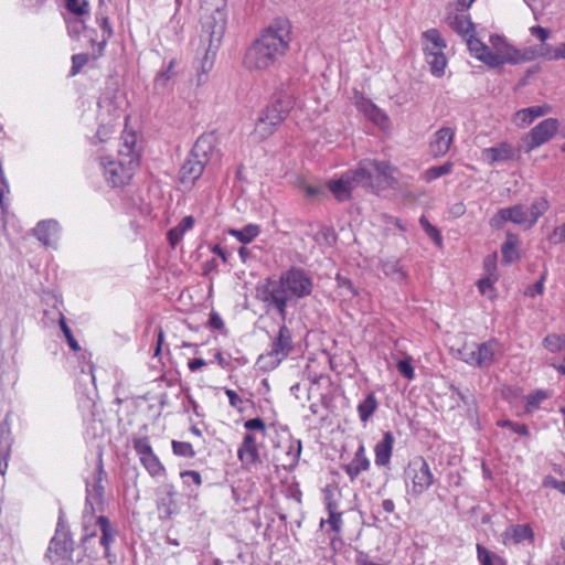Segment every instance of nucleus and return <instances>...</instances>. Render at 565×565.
<instances>
[{
  "mask_svg": "<svg viewBox=\"0 0 565 565\" xmlns=\"http://www.w3.org/2000/svg\"><path fill=\"white\" fill-rule=\"evenodd\" d=\"M67 31L72 38H78L85 30V17H76L66 19Z\"/></svg>",
  "mask_w": 565,
  "mask_h": 565,
  "instance_id": "48",
  "label": "nucleus"
},
{
  "mask_svg": "<svg viewBox=\"0 0 565 565\" xmlns=\"http://www.w3.org/2000/svg\"><path fill=\"white\" fill-rule=\"evenodd\" d=\"M288 111L289 102L277 99L263 111L262 116L271 125L278 127L286 118Z\"/></svg>",
  "mask_w": 565,
  "mask_h": 565,
  "instance_id": "27",
  "label": "nucleus"
},
{
  "mask_svg": "<svg viewBox=\"0 0 565 565\" xmlns=\"http://www.w3.org/2000/svg\"><path fill=\"white\" fill-rule=\"evenodd\" d=\"M97 22L99 23L102 31H103V40L102 43L105 44L113 35V30L109 24V21L106 17H96Z\"/></svg>",
  "mask_w": 565,
  "mask_h": 565,
  "instance_id": "55",
  "label": "nucleus"
},
{
  "mask_svg": "<svg viewBox=\"0 0 565 565\" xmlns=\"http://www.w3.org/2000/svg\"><path fill=\"white\" fill-rule=\"evenodd\" d=\"M276 126L267 121L263 116L259 117L255 125L254 135L258 139H266L276 130Z\"/></svg>",
  "mask_w": 565,
  "mask_h": 565,
  "instance_id": "46",
  "label": "nucleus"
},
{
  "mask_svg": "<svg viewBox=\"0 0 565 565\" xmlns=\"http://www.w3.org/2000/svg\"><path fill=\"white\" fill-rule=\"evenodd\" d=\"M548 241L552 244H561L565 242V223L553 230L548 235Z\"/></svg>",
  "mask_w": 565,
  "mask_h": 565,
  "instance_id": "57",
  "label": "nucleus"
},
{
  "mask_svg": "<svg viewBox=\"0 0 565 565\" xmlns=\"http://www.w3.org/2000/svg\"><path fill=\"white\" fill-rule=\"evenodd\" d=\"M359 109L377 127L387 129L390 127V118L376 105L370 100H362L359 104Z\"/></svg>",
  "mask_w": 565,
  "mask_h": 565,
  "instance_id": "25",
  "label": "nucleus"
},
{
  "mask_svg": "<svg viewBox=\"0 0 565 565\" xmlns=\"http://www.w3.org/2000/svg\"><path fill=\"white\" fill-rule=\"evenodd\" d=\"M209 326L212 329L222 330L224 328V321L217 312L212 311L210 313Z\"/></svg>",
  "mask_w": 565,
  "mask_h": 565,
  "instance_id": "63",
  "label": "nucleus"
},
{
  "mask_svg": "<svg viewBox=\"0 0 565 565\" xmlns=\"http://www.w3.org/2000/svg\"><path fill=\"white\" fill-rule=\"evenodd\" d=\"M548 395L544 391H535L531 393L526 397V412L532 413L537 409L543 401H545Z\"/></svg>",
  "mask_w": 565,
  "mask_h": 565,
  "instance_id": "50",
  "label": "nucleus"
},
{
  "mask_svg": "<svg viewBox=\"0 0 565 565\" xmlns=\"http://www.w3.org/2000/svg\"><path fill=\"white\" fill-rule=\"evenodd\" d=\"M102 466L98 468V472L93 476V481L86 483V503L84 509L93 510L96 512L100 510L103 505V493L104 487L102 484Z\"/></svg>",
  "mask_w": 565,
  "mask_h": 565,
  "instance_id": "16",
  "label": "nucleus"
},
{
  "mask_svg": "<svg viewBox=\"0 0 565 565\" xmlns=\"http://www.w3.org/2000/svg\"><path fill=\"white\" fill-rule=\"evenodd\" d=\"M294 342L290 329L285 324L279 327L278 334L269 345V351L266 355H260V361H266L267 365L271 369L278 366L292 351Z\"/></svg>",
  "mask_w": 565,
  "mask_h": 565,
  "instance_id": "12",
  "label": "nucleus"
},
{
  "mask_svg": "<svg viewBox=\"0 0 565 565\" xmlns=\"http://www.w3.org/2000/svg\"><path fill=\"white\" fill-rule=\"evenodd\" d=\"M34 235L44 245L51 246L60 237V225L54 220L41 221L34 228Z\"/></svg>",
  "mask_w": 565,
  "mask_h": 565,
  "instance_id": "20",
  "label": "nucleus"
},
{
  "mask_svg": "<svg viewBox=\"0 0 565 565\" xmlns=\"http://www.w3.org/2000/svg\"><path fill=\"white\" fill-rule=\"evenodd\" d=\"M446 49V42L436 29H429L423 33V50L425 56L427 53H437Z\"/></svg>",
  "mask_w": 565,
  "mask_h": 565,
  "instance_id": "29",
  "label": "nucleus"
},
{
  "mask_svg": "<svg viewBox=\"0 0 565 565\" xmlns=\"http://www.w3.org/2000/svg\"><path fill=\"white\" fill-rule=\"evenodd\" d=\"M312 277L301 268L292 267L281 273L278 279L268 278L256 288V297L268 308L278 311L281 321H286L287 308L313 291Z\"/></svg>",
  "mask_w": 565,
  "mask_h": 565,
  "instance_id": "1",
  "label": "nucleus"
},
{
  "mask_svg": "<svg viewBox=\"0 0 565 565\" xmlns=\"http://www.w3.org/2000/svg\"><path fill=\"white\" fill-rule=\"evenodd\" d=\"M516 245H518L516 236L509 235L508 239L503 243V245L501 247V254H502L503 262L511 264L518 259L519 254H518Z\"/></svg>",
  "mask_w": 565,
  "mask_h": 565,
  "instance_id": "41",
  "label": "nucleus"
},
{
  "mask_svg": "<svg viewBox=\"0 0 565 565\" xmlns=\"http://www.w3.org/2000/svg\"><path fill=\"white\" fill-rule=\"evenodd\" d=\"M181 478L184 479L185 482L188 481V479H190L196 486H201V483H202L201 475L194 470H188V471L181 472Z\"/></svg>",
  "mask_w": 565,
  "mask_h": 565,
  "instance_id": "64",
  "label": "nucleus"
},
{
  "mask_svg": "<svg viewBox=\"0 0 565 565\" xmlns=\"http://www.w3.org/2000/svg\"><path fill=\"white\" fill-rule=\"evenodd\" d=\"M194 225L193 216H185L182 221L173 228L168 232V241L172 247H174L183 237L184 233L191 230Z\"/></svg>",
  "mask_w": 565,
  "mask_h": 565,
  "instance_id": "34",
  "label": "nucleus"
},
{
  "mask_svg": "<svg viewBox=\"0 0 565 565\" xmlns=\"http://www.w3.org/2000/svg\"><path fill=\"white\" fill-rule=\"evenodd\" d=\"M291 42V24L286 19L271 22L246 49L244 66L249 71H266L287 53Z\"/></svg>",
  "mask_w": 565,
  "mask_h": 565,
  "instance_id": "2",
  "label": "nucleus"
},
{
  "mask_svg": "<svg viewBox=\"0 0 565 565\" xmlns=\"http://www.w3.org/2000/svg\"><path fill=\"white\" fill-rule=\"evenodd\" d=\"M177 492L172 486H167L163 489L162 495L158 500L157 509L161 520H169L179 511L177 503Z\"/></svg>",
  "mask_w": 565,
  "mask_h": 565,
  "instance_id": "19",
  "label": "nucleus"
},
{
  "mask_svg": "<svg viewBox=\"0 0 565 565\" xmlns=\"http://www.w3.org/2000/svg\"><path fill=\"white\" fill-rule=\"evenodd\" d=\"M260 233V228L256 224H247L241 230H230L228 234L235 237L243 244L250 243L255 237H257Z\"/></svg>",
  "mask_w": 565,
  "mask_h": 565,
  "instance_id": "38",
  "label": "nucleus"
},
{
  "mask_svg": "<svg viewBox=\"0 0 565 565\" xmlns=\"http://www.w3.org/2000/svg\"><path fill=\"white\" fill-rule=\"evenodd\" d=\"M381 268L383 273L394 281L402 282L406 278V274L403 267L395 258H387L382 260Z\"/></svg>",
  "mask_w": 565,
  "mask_h": 565,
  "instance_id": "33",
  "label": "nucleus"
},
{
  "mask_svg": "<svg viewBox=\"0 0 565 565\" xmlns=\"http://www.w3.org/2000/svg\"><path fill=\"white\" fill-rule=\"evenodd\" d=\"M394 445V437L392 433L386 431L383 435V439L379 441L374 447L375 452V465L376 466H386L392 457Z\"/></svg>",
  "mask_w": 565,
  "mask_h": 565,
  "instance_id": "28",
  "label": "nucleus"
},
{
  "mask_svg": "<svg viewBox=\"0 0 565 565\" xmlns=\"http://www.w3.org/2000/svg\"><path fill=\"white\" fill-rule=\"evenodd\" d=\"M202 50L204 51V56L201 62V67L196 74L199 85L206 82L207 74L213 67L214 56L216 53V51H210L209 46L202 47Z\"/></svg>",
  "mask_w": 565,
  "mask_h": 565,
  "instance_id": "40",
  "label": "nucleus"
},
{
  "mask_svg": "<svg viewBox=\"0 0 565 565\" xmlns=\"http://www.w3.org/2000/svg\"><path fill=\"white\" fill-rule=\"evenodd\" d=\"M371 461L366 456L364 445L361 443L350 462L342 466L351 481H354L362 472L370 469Z\"/></svg>",
  "mask_w": 565,
  "mask_h": 565,
  "instance_id": "18",
  "label": "nucleus"
},
{
  "mask_svg": "<svg viewBox=\"0 0 565 565\" xmlns=\"http://www.w3.org/2000/svg\"><path fill=\"white\" fill-rule=\"evenodd\" d=\"M455 139V130L450 127H441L431 137L429 150L434 158L445 156Z\"/></svg>",
  "mask_w": 565,
  "mask_h": 565,
  "instance_id": "17",
  "label": "nucleus"
},
{
  "mask_svg": "<svg viewBox=\"0 0 565 565\" xmlns=\"http://www.w3.org/2000/svg\"><path fill=\"white\" fill-rule=\"evenodd\" d=\"M60 327L67 340V343L70 345V348L73 350V351H78L81 349L78 342L76 341V339L74 338L73 333H72V330L71 328L67 326L66 321H65V318L62 317L61 320H60Z\"/></svg>",
  "mask_w": 565,
  "mask_h": 565,
  "instance_id": "53",
  "label": "nucleus"
},
{
  "mask_svg": "<svg viewBox=\"0 0 565 565\" xmlns=\"http://www.w3.org/2000/svg\"><path fill=\"white\" fill-rule=\"evenodd\" d=\"M545 277H546V274L544 273L541 278L535 282L533 284L532 286H530L526 291H525V295L529 296V297H535L537 295H542L543 291H544V280H545Z\"/></svg>",
  "mask_w": 565,
  "mask_h": 565,
  "instance_id": "56",
  "label": "nucleus"
},
{
  "mask_svg": "<svg viewBox=\"0 0 565 565\" xmlns=\"http://www.w3.org/2000/svg\"><path fill=\"white\" fill-rule=\"evenodd\" d=\"M73 551L72 541L66 536L56 534L50 542L47 556L53 561L71 556Z\"/></svg>",
  "mask_w": 565,
  "mask_h": 565,
  "instance_id": "24",
  "label": "nucleus"
},
{
  "mask_svg": "<svg viewBox=\"0 0 565 565\" xmlns=\"http://www.w3.org/2000/svg\"><path fill=\"white\" fill-rule=\"evenodd\" d=\"M10 455V439L4 436L3 433L0 435V475L4 476L8 469V458Z\"/></svg>",
  "mask_w": 565,
  "mask_h": 565,
  "instance_id": "45",
  "label": "nucleus"
},
{
  "mask_svg": "<svg viewBox=\"0 0 565 565\" xmlns=\"http://www.w3.org/2000/svg\"><path fill=\"white\" fill-rule=\"evenodd\" d=\"M406 493L412 498H419L428 491L438 479L433 473L424 457L413 458L404 470Z\"/></svg>",
  "mask_w": 565,
  "mask_h": 565,
  "instance_id": "6",
  "label": "nucleus"
},
{
  "mask_svg": "<svg viewBox=\"0 0 565 565\" xmlns=\"http://www.w3.org/2000/svg\"><path fill=\"white\" fill-rule=\"evenodd\" d=\"M377 408L379 402L375 394L373 392L367 393L356 407L360 420L366 424Z\"/></svg>",
  "mask_w": 565,
  "mask_h": 565,
  "instance_id": "31",
  "label": "nucleus"
},
{
  "mask_svg": "<svg viewBox=\"0 0 565 565\" xmlns=\"http://www.w3.org/2000/svg\"><path fill=\"white\" fill-rule=\"evenodd\" d=\"M465 41L471 55L489 66L488 55H490V47L476 38V33L466 38Z\"/></svg>",
  "mask_w": 565,
  "mask_h": 565,
  "instance_id": "32",
  "label": "nucleus"
},
{
  "mask_svg": "<svg viewBox=\"0 0 565 565\" xmlns=\"http://www.w3.org/2000/svg\"><path fill=\"white\" fill-rule=\"evenodd\" d=\"M397 370L407 380H413L415 377L414 367L407 360H401L397 363Z\"/></svg>",
  "mask_w": 565,
  "mask_h": 565,
  "instance_id": "58",
  "label": "nucleus"
},
{
  "mask_svg": "<svg viewBox=\"0 0 565 565\" xmlns=\"http://www.w3.org/2000/svg\"><path fill=\"white\" fill-rule=\"evenodd\" d=\"M504 542L512 544L529 542L532 544L534 542V532L530 524L511 525L504 532Z\"/></svg>",
  "mask_w": 565,
  "mask_h": 565,
  "instance_id": "22",
  "label": "nucleus"
},
{
  "mask_svg": "<svg viewBox=\"0 0 565 565\" xmlns=\"http://www.w3.org/2000/svg\"><path fill=\"white\" fill-rule=\"evenodd\" d=\"M125 106L126 100L120 93H116L111 96L105 94L100 97L98 102V117L102 124L96 134L99 141L104 142L108 135L114 132L115 126L119 124L122 117L126 119V116H124Z\"/></svg>",
  "mask_w": 565,
  "mask_h": 565,
  "instance_id": "8",
  "label": "nucleus"
},
{
  "mask_svg": "<svg viewBox=\"0 0 565 565\" xmlns=\"http://www.w3.org/2000/svg\"><path fill=\"white\" fill-rule=\"evenodd\" d=\"M448 25L463 39L476 33L475 24L469 15L449 12L446 18Z\"/></svg>",
  "mask_w": 565,
  "mask_h": 565,
  "instance_id": "23",
  "label": "nucleus"
},
{
  "mask_svg": "<svg viewBox=\"0 0 565 565\" xmlns=\"http://www.w3.org/2000/svg\"><path fill=\"white\" fill-rule=\"evenodd\" d=\"M395 168L387 161L364 159L354 170L347 171L338 180L328 182V189L338 201H345L356 186L375 189L395 183Z\"/></svg>",
  "mask_w": 565,
  "mask_h": 565,
  "instance_id": "3",
  "label": "nucleus"
},
{
  "mask_svg": "<svg viewBox=\"0 0 565 565\" xmlns=\"http://www.w3.org/2000/svg\"><path fill=\"white\" fill-rule=\"evenodd\" d=\"M213 147L209 138H199L194 143L189 157L181 167L180 181L185 186H191L204 171V167L210 161V154Z\"/></svg>",
  "mask_w": 565,
  "mask_h": 565,
  "instance_id": "9",
  "label": "nucleus"
},
{
  "mask_svg": "<svg viewBox=\"0 0 565 565\" xmlns=\"http://www.w3.org/2000/svg\"><path fill=\"white\" fill-rule=\"evenodd\" d=\"M452 168H454V164H452V162H449V161L441 166L430 167L429 169H427L424 172L423 179L426 182H430V181L436 180L443 175H447V174L451 173Z\"/></svg>",
  "mask_w": 565,
  "mask_h": 565,
  "instance_id": "43",
  "label": "nucleus"
},
{
  "mask_svg": "<svg viewBox=\"0 0 565 565\" xmlns=\"http://www.w3.org/2000/svg\"><path fill=\"white\" fill-rule=\"evenodd\" d=\"M420 225L423 226L424 231L426 232V234L435 241V243L437 245H440L441 244V235L439 233V231L433 226L424 216L420 217Z\"/></svg>",
  "mask_w": 565,
  "mask_h": 565,
  "instance_id": "54",
  "label": "nucleus"
},
{
  "mask_svg": "<svg viewBox=\"0 0 565 565\" xmlns=\"http://www.w3.org/2000/svg\"><path fill=\"white\" fill-rule=\"evenodd\" d=\"M559 122L555 118H547L534 126L522 139L525 152L548 142L557 132Z\"/></svg>",
  "mask_w": 565,
  "mask_h": 565,
  "instance_id": "13",
  "label": "nucleus"
},
{
  "mask_svg": "<svg viewBox=\"0 0 565 565\" xmlns=\"http://www.w3.org/2000/svg\"><path fill=\"white\" fill-rule=\"evenodd\" d=\"M134 449L139 456V459H142L143 457L149 456L153 452L148 437L135 438Z\"/></svg>",
  "mask_w": 565,
  "mask_h": 565,
  "instance_id": "51",
  "label": "nucleus"
},
{
  "mask_svg": "<svg viewBox=\"0 0 565 565\" xmlns=\"http://www.w3.org/2000/svg\"><path fill=\"white\" fill-rule=\"evenodd\" d=\"M87 62V55L85 54H75L72 56V75H75L76 73H78V71L81 70V67L83 65H85Z\"/></svg>",
  "mask_w": 565,
  "mask_h": 565,
  "instance_id": "61",
  "label": "nucleus"
},
{
  "mask_svg": "<svg viewBox=\"0 0 565 565\" xmlns=\"http://www.w3.org/2000/svg\"><path fill=\"white\" fill-rule=\"evenodd\" d=\"M67 11L76 17H87L89 14L88 0H66Z\"/></svg>",
  "mask_w": 565,
  "mask_h": 565,
  "instance_id": "44",
  "label": "nucleus"
},
{
  "mask_svg": "<svg viewBox=\"0 0 565 565\" xmlns=\"http://www.w3.org/2000/svg\"><path fill=\"white\" fill-rule=\"evenodd\" d=\"M96 512L93 510L84 509L83 511V537L82 543L85 550H88V543L90 540L96 537L97 530L100 531L99 545L104 548V557L109 558L110 545L114 543L117 531L110 524V521L100 515L98 518L95 516Z\"/></svg>",
  "mask_w": 565,
  "mask_h": 565,
  "instance_id": "7",
  "label": "nucleus"
},
{
  "mask_svg": "<svg viewBox=\"0 0 565 565\" xmlns=\"http://www.w3.org/2000/svg\"><path fill=\"white\" fill-rule=\"evenodd\" d=\"M499 350V342L490 340L483 343H465L458 350V358L472 366H489L493 360L497 351Z\"/></svg>",
  "mask_w": 565,
  "mask_h": 565,
  "instance_id": "10",
  "label": "nucleus"
},
{
  "mask_svg": "<svg viewBox=\"0 0 565 565\" xmlns=\"http://www.w3.org/2000/svg\"><path fill=\"white\" fill-rule=\"evenodd\" d=\"M100 164L107 182L113 186H120L129 182L132 178L138 167V160L136 158H129L128 160L124 158L120 160L102 158Z\"/></svg>",
  "mask_w": 565,
  "mask_h": 565,
  "instance_id": "11",
  "label": "nucleus"
},
{
  "mask_svg": "<svg viewBox=\"0 0 565 565\" xmlns=\"http://www.w3.org/2000/svg\"><path fill=\"white\" fill-rule=\"evenodd\" d=\"M120 140L121 146L118 151L119 156L125 160H128L129 158H136L139 161V156L135 150L137 140L136 135L132 132H124Z\"/></svg>",
  "mask_w": 565,
  "mask_h": 565,
  "instance_id": "35",
  "label": "nucleus"
},
{
  "mask_svg": "<svg viewBox=\"0 0 565 565\" xmlns=\"http://www.w3.org/2000/svg\"><path fill=\"white\" fill-rule=\"evenodd\" d=\"M426 62L430 67V72L434 76L440 77L445 73L447 65V58L444 51L437 53H427Z\"/></svg>",
  "mask_w": 565,
  "mask_h": 565,
  "instance_id": "36",
  "label": "nucleus"
},
{
  "mask_svg": "<svg viewBox=\"0 0 565 565\" xmlns=\"http://www.w3.org/2000/svg\"><path fill=\"white\" fill-rule=\"evenodd\" d=\"M507 222L529 227V211L522 204H515L510 207L500 209L489 221L492 228L500 230Z\"/></svg>",
  "mask_w": 565,
  "mask_h": 565,
  "instance_id": "15",
  "label": "nucleus"
},
{
  "mask_svg": "<svg viewBox=\"0 0 565 565\" xmlns=\"http://www.w3.org/2000/svg\"><path fill=\"white\" fill-rule=\"evenodd\" d=\"M493 279L491 277H486V278H482L478 281V289L479 291L482 294V295H486V296H489L491 297L492 296V291H493Z\"/></svg>",
  "mask_w": 565,
  "mask_h": 565,
  "instance_id": "59",
  "label": "nucleus"
},
{
  "mask_svg": "<svg viewBox=\"0 0 565 565\" xmlns=\"http://www.w3.org/2000/svg\"><path fill=\"white\" fill-rule=\"evenodd\" d=\"M550 111L551 107L547 105L523 108L515 113L514 124L519 127H525L532 124L536 118L547 115Z\"/></svg>",
  "mask_w": 565,
  "mask_h": 565,
  "instance_id": "26",
  "label": "nucleus"
},
{
  "mask_svg": "<svg viewBox=\"0 0 565 565\" xmlns=\"http://www.w3.org/2000/svg\"><path fill=\"white\" fill-rule=\"evenodd\" d=\"M244 428L247 433L244 435L243 440L237 449V458L242 467L250 470L260 463L259 455V438H264L267 434L265 422L259 418H252L244 423Z\"/></svg>",
  "mask_w": 565,
  "mask_h": 565,
  "instance_id": "5",
  "label": "nucleus"
},
{
  "mask_svg": "<svg viewBox=\"0 0 565 565\" xmlns=\"http://www.w3.org/2000/svg\"><path fill=\"white\" fill-rule=\"evenodd\" d=\"M225 2L220 0V4L211 8L207 2L202 7L201 15V47L209 46L210 51H217L226 29L227 13Z\"/></svg>",
  "mask_w": 565,
  "mask_h": 565,
  "instance_id": "4",
  "label": "nucleus"
},
{
  "mask_svg": "<svg viewBox=\"0 0 565 565\" xmlns=\"http://www.w3.org/2000/svg\"><path fill=\"white\" fill-rule=\"evenodd\" d=\"M550 207V203L546 200V198H536L532 204L529 211V227H533L537 220L546 213V211Z\"/></svg>",
  "mask_w": 565,
  "mask_h": 565,
  "instance_id": "39",
  "label": "nucleus"
},
{
  "mask_svg": "<svg viewBox=\"0 0 565 565\" xmlns=\"http://www.w3.org/2000/svg\"><path fill=\"white\" fill-rule=\"evenodd\" d=\"M490 55H488L489 66L498 67L505 63L516 64L522 57L520 52L508 44L505 40L500 35H491L490 36Z\"/></svg>",
  "mask_w": 565,
  "mask_h": 565,
  "instance_id": "14",
  "label": "nucleus"
},
{
  "mask_svg": "<svg viewBox=\"0 0 565 565\" xmlns=\"http://www.w3.org/2000/svg\"><path fill=\"white\" fill-rule=\"evenodd\" d=\"M328 511H329V519L327 521L328 524L330 525L332 531L340 532L341 525H342L341 513H338L335 511V505L333 503L328 504Z\"/></svg>",
  "mask_w": 565,
  "mask_h": 565,
  "instance_id": "52",
  "label": "nucleus"
},
{
  "mask_svg": "<svg viewBox=\"0 0 565 565\" xmlns=\"http://www.w3.org/2000/svg\"><path fill=\"white\" fill-rule=\"evenodd\" d=\"M140 462L152 477L161 476L166 471L163 465L154 452L140 459Z\"/></svg>",
  "mask_w": 565,
  "mask_h": 565,
  "instance_id": "42",
  "label": "nucleus"
},
{
  "mask_svg": "<svg viewBox=\"0 0 565 565\" xmlns=\"http://www.w3.org/2000/svg\"><path fill=\"white\" fill-rule=\"evenodd\" d=\"M300 454L301 443L299 440H289L286 446L285 456L278 458V460L284 469L292 470L299 461Z\"/></svg>",
  "mask_w": 565,
  "mask_h": 565,
  "instance_id": "30",
  "label": "nucleus"
},
{
  "mask_svg": "<svg viewBox=\"0 0 565 565\" xmlns=\"http://www.w3.org/2000/svg\"><path fill=\"white\" fill-rule=\"evenodd\" d=\"M172 450L175 456L184 457V458H193L195 456V451L193 446L188 441H177L172 440Z\"/></svg>",
  "mask_w": 565,
  "mask_h": 565,
  "instance_id": "49",
  "label": "nucleus"
},
{
  "mask_svg": "<svg viewBox=\"0 0 565 565\" xmlns=\"http://www.w3.org/2000/svg\"><path fill=\"white\" fill-rule=\"evenodd\" d=\"M543 484L545 487L553 488L562 493H565V481L557 480L553 477H547L544 479Z\"/></svg>",
  "mask_w": 565,
  "mask_h": 565,
  "instance_id": "62",
  "label": "nucleus"
},
{
  "mask_svg": "<svg viewBox=\"0 0 565 565\" xmlns=\"http://www.w3.org/2000/svg\"><path fill=\"white\" fill-rule=\"evenodd\" d=\"M514 156V148L508 143L502 142L498 146L486 148L482 150L481 158L488 164L495 162H503L512 159Z\"/></svg>",
  "mask_w": 565,
  "mask_h": 565,
  "instance_id": "21",
  "label": "nucleus"
},
{
  "mask_svg": "<svg viewBox=\"0 0 565 565\" xmlns=\"http://www.w3.org/2000/svg\"><path fill=\"white\" fill-rule=\"evenodd\" d=\"M543 344L550 352L557 353L565 347V337L558 334H548L543 340Z\"/></svg>",
  "mask_w": 565,
  "mask_h": 565,
  "instance_id": "47",
  "label": "nucleus"
},
{
  "mask_svg": "<svg viewBox=\"0 0 565 565\" xmlns=\"http://www.w3.org/2000/svg\"><path fill=\"white\" fill-rule=\"evenodd\" d=\"M225 394L228 397V403L233 408H236L238 411L242 409L243 399L242 397L233 390L226 388Z\"/></svg>",
  "mask_w": 565,
  "mask_h": 565,
  "instance_id": "60",
  "label": "nucleus"
},
{
  "mask_svg": "<svg viewBox=\"0 0 565 565\" xmlns=\"http://www.w3.org/2000/svg\"><path fill=\"white\" fill-rule=\"evenodd\" d=\"M477 559L480 565H507L500 555L481 544H477Z\"/></svg>",
  "mask_w": 565,
  "mask_h": 565,
  "instance_id": "37",
  "label": "nucleus"
}]
</instances>
